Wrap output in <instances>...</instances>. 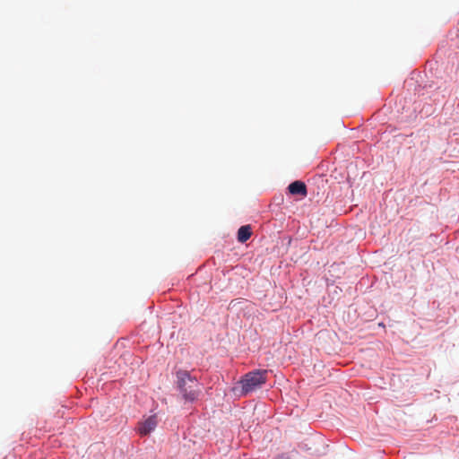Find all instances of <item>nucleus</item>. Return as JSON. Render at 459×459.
Returning <instances> with one entry per match:
<instances>
[{
	"label": "nucleus",
	"instance_id": "obj_1",
	"mask_svg": "<svg viewBox=\"0 0 459 459\" xmlns=\"http://www.w3.org/2000/svg\"><path fill=\"white\" fill-rule=\"evenodd\" d=\"M267 380V370H255L245 374L238 382V387L235 391L239 392L240 396H245L261 388Z\"/></svg>",
	"mask_w": 459,
	"mask_h": 459
},
{
	"label": "nucleus",
	"instance_id": "obj_2",
	"mask_svg": "<svg viewBox=\"0 0 459 459\" xmlns=\"http://www.w3.org/2000/svg\"><path fill=\"white\" fill-rule=\"evenodd\" d=\"M177 378L184 399L189 402L196 400L201 392L196 378L192 377L186 370L178 371Z\"/></svg>",
	"mask_w": 459,
	"mask_h": 459
},
{
	"label": "nucleus",
	"instance_id": "obj_5",
	"mask_svg": "<svg viewBox=\"0 0 459 459\" xmlns=\"http://www.w3.org/2000/svg\"><path fill=\"white\" fill-rule=\"evenodd\" d=\"M252 231L249 225L241 226L238 230V240L240 243H245L250 237Z\"/></svg>",
	"mask_w": 459,
	"mask_h": 459
},
{
	"label": "nucleus",
	"instance_id": "obj_4",
	"mask_svg": "<svg viewBox=\"0 0 459 459\" xmlns=\"http://www.w3.org/2000/svg\"><path fill=\"white\" fill-rule=\"evenodd\" d=\"M291 195H299L302 196L307 195V186L302 181H294L289 185L288 187Z\"/></svg>",
	"mask_w": 459,
	"mask_h": 459
},
{
	"label": "nucleus",
	"instance_id": "obj_3",
	"mask_svg": "<svg viewBox=\"0 0 459 459\" xmlns=\"http://www.w3.org/2000/svg\"><path fill=\"white\" fill-rule=\"evenodd\" d=\"M158 424V420L156 415L149 416L147 419H145L143 421L139 423L138 426V433L141 436H147L152 431L155 429Z\"/></svg>",
	"mask_w": 459,
	"mask_h": 459
}]
</instances>
